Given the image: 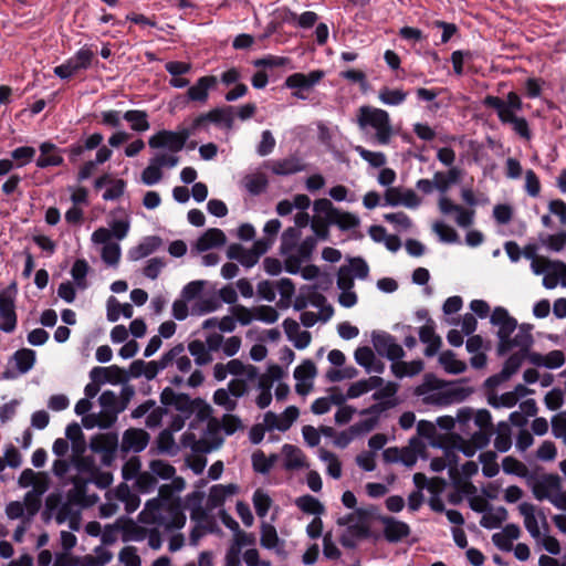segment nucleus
Masks as SVG:
<instances>
[{
  "instance_id": "f257e3e1",
  "label": "nucleus",
  "mask_w": 566,
  "mask_h": 566,
  "mask_svg": "<svg viewBox=\"0 0 566 566\" xmlns=\"http://www.w3.org/2000/svg\"><path fill=\"white\" fill-rule=\"evenodd\" d=\"M490 322L499 327L496 333L499 338L496 346L497 356H504L513 348L531 349L534 342L531 334L532 325H517V321L502 306L493 310Z\"/></svg>"
},
{
  "instance_id": "f03ea898",
  "label": "nucleus",
  "mask_w": 566,
  "mask_h": 566,
  "mask_svg": "<svg viewBox=\"0 0 566 566\" xmlns=\"http://www.w3.org/2000/svg\"><path fill=\"white\" fill-rule=\"evenodd\" d=\"M301 230L287 228L281 235L280 254L284 258V268L291 274H297L303 263L308 262L317 245L315 237H306L300 242Z\"/></svg>"
},
{
  "instance_id": "7ed1b4c3",
  "label": "nucleus",
  "mask_w": 566,
  "mask_h": 566,
  "mask_svg": "<svg viewBox=\"0 0 566 566\" xmlns=\"http://www.w3.org/2000/svg\"><path fill=\"white\" fill-rule=\"evenodd\" d=\"M485 107L496 112L497 118L503 125H511L512 129L520 137L530 140L532 133L526 118L517 116L523 109V102L516 92H509L505 98L488 95L483 99Z\"/></svg>"
},
{
  "instance_id": "20e7f679",
  "label": "nucleus",
  "mask_w": 566,
  "mask_h": 566,
  "mask_svg": "<svg viewBox=\"0 0 566 566\" xmlns=\"http://www.w3.org/2000/svg\"><path fill=\"white\" fill-rule=\"evenodd\" d=\"M158 500L147 501L140 520L144 523L155 524L165 531L180 530L186 524L182 504L158 505Z\"/></svg>"
},
{
  "instance_id": "39448f33",
  "label": "nucleus",
  "mask_w": 566,
  "mask_h": 566,
  "mask_svg": "<svg viewBox=\"0 0 566 566\" xmlns=\"http://www.w3.org/2000/svg\"><path fill=\"white\" fill-rule=\"evenodd\" d=\"M357 124L361 130H375L374 143L388 145L394 135L388 112L371 106H361L358 111Z\"/></svg>"
},
{
  "instance_id": "423d86ee",
  "label": "nucleus",
  "mask_w": 566,
  "mask_h": 566,
  "mask_svg": "<svg viewBox=\"0 0 566 566\" xmlns=\"http://www.w3.org/2000/svg\"><path fill=\"white\" fill-rule=\"evenodd\" d=\"M434 188L439 190L442 196L438 200V207L443 216L455 214V223L461 228H469L474 221L475 211L465 209L460 205L454 203L449 197L446 196L447 191L452 186L448 178L439 177L438 171L433 175Z\"/></svg>"
},
{
  "instance_id": "0eeeda50",
  "label": "nucleus",
  "mask_w": 566,
  "mask_h": 566,
  "mask_svg": "<svg viewBox=\"0 0 566 566\" xmlns=\"http://www.w3.org/2000/svg\"><path fill=\"white\" fill-rule=\"evenodd\" d=\"M325 72L323 70H314L310 73H293L289 75L284 81L286 88L293 90L292 95L298 99H306L307 95L305 92L311 91L316 84H318Z\"/></svg>"
},
{
  "instance_id": "6e6552de",
  "label": "nucleus",
  "mask_w": 566,
  "mask_h": 566,
  "mask_svg": "<svg viewBox=\"0 0 566 566\" xmlns=\"http://www.w3.org/2000/svg\"><path fill=\"white\" fill-rule=\"evenodd\" d=\"M461 391L458 388L431 389L428 382H423L416 388L417 396H422L424 402L436 406H449L462 400Z\"/></svg>"
},
{
  "instance_id": "1a4fd4ad",
  "label": "nucleus",
  "mask_w": 566,
  "mask_h": 566,
  "mask_svg": "<svg viewBox=\"0 0 566 566\" xmlns=\"http://www.w3.org/2000/svg\"><path fill=\"white\" fill-rule=\"evenodd\" d=\"M371 342L376 352L391 361L399 360L405 356L403 348L396 342L392 335L386 332H374Z\"/></svg>"
},
{
  "instance_id": "9d476101",
  "label": "nucleus",
  "mask_w": 566,
  "mask_h": 566,
  "mask_svg": "<svg viewBox=\"0 0 566 566\" xmlns=\"http://www.w3.org/2000/svg\"><path fill=\"white\" fill-rule=\"evenodd\" d=\"M530 354V349L517 348V352L510 355L509 358L504 361L502 370L499 374L491 376L488 379V382L499 385L509 380L514 374L518 371L524 360L526 358L528 359Z\"/></svg>"
},
{
  "instance_id": "9b49d317",
  "label": "nucleus",
  "mask_w": 566,
  "mask_h": 566,
  "mask_svg": "<svg viewBox=\"0 0 566 566\" xmlns=\"http://www.w3.org/2000/svg\"><path fill=\"white\" fill-rule=\"evenodd\" d=\"M385 201L387 206H403L409 209H416L421 205V199L412 189L402 190L398 187H389L385 191Z\"/></svg>"
},
{
  "instance_id": "f8f14e48",
  "label": "nucleus",
  "mask_w": 566,
  "mask_h": 566,
  "mask_svg": "<svg viewBox=\"0 0 566 566\" xmlns=\"http://www.w3.org/2000/svg\"><path fill=\"white\" fill-rule=\"evenodd\" d=\"M298 415L300 411L295 406L287 407L280 416L273 411H268L264 415V426L268 430L286 431L297 419Z\"/></svg>"
},
{
  "instance_id": "ddd939ff",
  "label": "nucleus",
  "mask_w": 566,
  "mask_h": 566,
  "mask_svg": "<svg viewBox=\"0 0 566 566\" xmlns=\"http://www.w3.org/2000/svg\"><path fill=\"white\" fill-rule=\"evenodd\" d=\"M98 402L106 426H113L117 421L118 415L125 410V405H119L118 396L112 390L103 391L98 397Z\"/></svg>"
},
{
  "instance_id": "4468645a",
  "label": "nucleus",
  "mask_w": 566,
  "mask_h": 566,
  "mask_svg": "<svg viewBox=\"0 0 566 566\" xmlns=\"http://www.w3.org/2000/svg\"><path fill=\"white\" fill-rule=\"evenodd\" d=\"M148 146L153 149H166L176 155L184 149L177 133L168 129H161L151 135L148 139Z\"/></svg>"
},
{
  "instance_id": "2eb2a0df",
  "label": "nucleus",
  "mask_w": 566,
  "mask_h": 566,
  "mask_svg": "<svg viewBox=\"0 0 566 566\" xmlns=\"http://www.w3.org/2000/svg\"><path fill=\"white\" fill-rule=\"evenodd\" d=\"M149 442V434L139 428H129L124 431L120 449L124 452H142Z\"/></svg>"
},
{
  "instance_id": "dca6fc26",
  "label": "nucleus",
  "mask_w": 566,
  "mask_h": 566,
  "mask_svg": "<svg viewBox=\"0 0 566 566\" xmlns=\"http://www.w3.org/2000/svg\"><path fill=\"white\" fill-rule=\"evenodd\" d=\"M218 84L214 75H206L199 77L193 85L187 91V97L191 102L206 104L209 98V91L213 90Z\"/></svg>"
},
{
  "instance_id": "f3484780",
  "label": "nucleus",
  "mask_w": 566,
  "mask_h": 566,
  "mask_svg": "<svg viewBox=\"0 0 566 566\" xmlns=\"http://www.w3.org/2000/svg\"><path fill=\"white\" fill-rule=\"evenodd\" d=\"M0 316L3 319L0 323V329L4 333H12L17 326V314L14 310V298L8 291L0 293Z\"/></svg>"
},
{
  "instance_id": "a211bd4d",
  "label": "nucleus",
  "mask_w": 566,
  "mask_h": 566,
  "mask_svg": "<svg viewBox=\"0 0 566 566\" xmlns=\"http://www.w3.org/2000/svg\"><path fill=\"white\" fill-rule=\"evenodd\" d=\"M185 350V347L182 344H178L174 346L171 349L166 352L159 360H151L146 363L145 367V377L148 380L154 379L160 370H164L168 366H170L174 363V359L182 354Z\"/></svg>"
},
{
  "instance_id": "6ab92c4d",
  "label": "nucleus",
  "mask_w": 566,
  "mask_h": 566,
  "mask_svg": "<svg viewBox=\"0 0 566 566\" xmlns=\"http://www.w3.org/2000/svg\"><path fill=\"white\" fill-rule=\"evenodd\" d=\"M560 485V478L558 475H543L539 480L535 482L533 486V494L539 501H551V499H553L554 494L558 491Z\"/></svg>"
},
{
  "instance_id": "aec40b11",
  "label": "nucleus",
  "mask_w": 566,
  "mask_h": 566,
  "mask_svg": "<svg viewBox=\"0 0 566 566\" xmlns=\"http://www.w3.org/2000/svg\"><path fill=\"white\" fill-rule=\"evenodd\" d=\"M185 488L186 482L182 478H174L170 483L163 484L159 488L158 496L154 500H158V505L181 504L180 497L176 496V494L180 493Z\"/></svg>"
},
{
  "instance_id": "412c9836",
  "label": "nucleus",
  "mask_w": 566,
  "mask_h": 566,
  "mask_svg": "<svg viewBox=\"0 0 566 566\" xmlns=\"http://www.w3.org/2000/svg\"><path fill=\"white\" fill-rule=\"evenodd\" d=\"M264 167L277 176H289L304 170L303 163L295 156L283 159L269 160L264 163Z\"/></svg>"
},
{
  "instance_id": "4be33fe9",
  "label": "nucleus",
  "mask_w": 566,
  "mask_h": 566,
  "mask_svg": "<svg viewBox=\"0 0 566 566\" xmlns=\"http://www.w3.org/2000/svg\"><path fill=\"white\" fill-rule=\"evenodd\" d=\"M419 339L421 343L427 344L424 348V355L427 357H432L439 352L442 340L434 332V322L432 319L429 318L427 323L420 327Z\"/></svg>"
},
{
  "instance_id": "5701e85b",
  "label": "nucleus",
  "mask_w": 566,
  "mask_h": 566,
  "mask_svg": "<svg viewBox=\"0 0 566 566\" xmlns=\"http://www.w3.org/2000/svg\"><path fill=\"white\" fill-rule=\"evenodd\" d=\"M238 490L239 488L235 484H217L211 486L207 499V507L214 510L222 506L226 500L234 495Z\"/></svg>"
},
{
  "instance_id": "b1692460",
  "label": "nucleus",
  "mask_w": 566,
  "mask_h": 566,
  "mask_svg": "<svg viewBox=\"0 0 566 566\" xmlns=\"http://www.w3.org/2000/svg\"><path fill=\"white\" fill-rule=\"evenodd\" d=\"M528 360L531 364L537 367H546L549 369L559 368L565 363V356L562 350L555 349L549 352L546 355H542L539 353H531L528 355Z\"/></svg>"
},
{
  "instance_id": "393cba45",
  "label": "nucleus",
  "mask_w": 566,
  "mask_h": 566,
  "mask_svg": "<svg viewBox=\"0 0 566 566\" xmlns=\"http://www.w3.org/2000/svg\"><path fill=\"white\" fill-rule=\"evenodd\" d=\"M226 234L217 228L208 229L196 242V248L200 252L208 251L212 248L221 247L226 243Z\"/></svg>"
},
{
  "instance_id": "a878e982",
  "label": "nucleus",
  "mask_w": 566,
  "mask_h": 566,
  "mask_svg": "<svg viewBox=\"0 0 566 566\" xmlns=\"http://www.w3.org/2000/svg\"><path fill=\"white\" fill-rule=\"evenodd\" d=\"M384 534L388 542L397 543L410 534V527L407 523L390 517L385 520Z\"/></svg>"
},
{
  "instance_id": "bb28decb",
  "label": "nucleus",
  "mask_w": 566,
  "mask_h": 566,
  "mask_svg": "<svg viewBox=\"0 0 566 566\" xmlns=\"http://www.w3.org/2000/svg\"><path fill=\"white\" fill-rule=\"evenodd\" d=\"M282 455L284 458L283 467L285 470H298L305 467V455L296 446L284 444L282 447Z\"/></svg>"
},
{
  "instance_id": "cd10ccee",
  "label": "nucleus",
  "mask_w": 566,
  "mask_h": 566,
  "mask_svg": "<svg viewBox=\"0 0 566 566\" xmlns=\"http://www.w3.org/2000/svg\"><path fill=\"white\" fill-rule=\"evenodd\" d=\"M161 244L158 237H147L138 245L128 251V258L132 261H138L154 253Z\"/></svg>"
},
{
  "instance_id": "c85d7f7f",
  "label": "nucleus",
  "mask_w": 566,
  "mask_h": 566,
  "mask_svg": "<svg viewBox=\"0 0 566 566\" xmlns=\"http://www.w3.org/2000/svg\"><path fill=\"white\" fill-rule=\"evenodd\" d=\"M149 116L146 111L129 109L123 114V119L129 123L133 132L144 133L150 128Z\"/></svg>"
},
{
  "instance_id": "c756f323",
  "label": "nucleus",
  "mask_w": 566,
  "mask_h": 566,
  "mask_svg": "<svg viewBox=\"0 0 566 566\" xmlns=\"http://www.w3.org/2000/svg\"><path fill=\"white\" fill-rule=\"evenodd\" d=\"M518 510L524 517V525L530 535L535 539H539L542 534L538 525V520L535 515L534 505L524 502L520 504Z\"/></svg>"
},
{
  "instance_id": "7c9ffc66",
  "label": "nucleus",
  "mask_w": 566,
  "mask_h": 566,
  "mask_svg": "<svg viewBox=\"0 0 566 566\" xmlns=\"http://www.w3.org/2000/svg\"><path fill=\"white\" fill-rule=\"evenodd\" d=\"M56 149V146L50 142H44L40 145V156L36 159L39 168H46L50 166H60L63 158L60 155L51 154Z\"/></svg>"
},
{
  "instance_id": "2f4dec72",
  "label": "nucleus",
  "mask_w": 566,
  "mask_h": 566,
  "mask_svg": "<svg viewBox=\"0 0 566 566\" xmlns=\"http://www.w3.org/2000/svg\"><path fill=\"white\" fill-rule=\"evenodd\" d=\"M18 484L22 489L32 486V490H35L39 485H46V489H49V478L45 472H34L32 469H24L19 476Z\"/></svg>"
},
{
  "instance_id": "473e14b6",
  "label": "nucleus",
  "mask_w": 566,
  "mask_h": 566,
  "mask_svg": "<svg viewBox=\"0 0 566 566\" xmlns=\"http://www.w3.org/2000/svg\"><path fill=\"white\" fill-rule=\"evenodd\" d=\"M46 485H39L35 490H31L25 493L23 499V509L27 511L29 516H34L40 507L42 502V495L48 491Z\"/></svg>"
},
{
  "instance_id": "72a5a7b5",
  "label": "nucleus",
  "mask_w": 566,
  "mask_h": 566,
  "mask_svg": "<svg viewBox=\"0 0 566 566\" xmlns=\"http://www.w3.org/2000/svg\"><path fill=\"white\" fill-rule=\"evenodd\" d=\"M133 314L134 308L129 303L120 304L114 296H109L107 300L106 316L109 322H117L120 315L132 318Z\"/></svg>"
},
{
  "instance_id": "f704fd0d",
  "label": "nucleus",
  "mask_w": 566,
  "mask_h": 566,
  "mask_svg": "<svg viewBox=\"0 0 566 566\" xmlns=\"http://www.w3.org/2000/svg\"><path fill=\"white\" fill-rule=\"evenodd\" d=\"M202 406L203 408L200 410L201 417H206L209 411L210 407L203 402L201 399H195L192 400L188 395L186 394H178L174 407L177 410H180L182 412H192L196 408Z\"/></svg>"
},
{
  "instance_id": "c9c22d12",
  "label": "nucleus",
  "mask_w": 566,
  "mask_h": 566,
  "mask_svg": "<svg viewBox=\"0 0 566 566\" xmlns=\"http://www.w3.org/2000/svg\"><path fill=\"white\" fill-rule=\"evenodd\" d=\"M35 352L30 348H21L12 355V360L20 374H27L31 370L35 364Z\"/></svg>"
},
{
  "instance_id": "e433bc0d",
  "label": "nucleus",
  "mask_w": 566,
  "mask_h": 566,
  "mask_svg": "<svg viewBox=\"0 0 566 566\" xmlns=\"http://www.w3.org/2000/svg\"><path fill=\"white\" fill-rule=\"evenodd\" d=\"M331 224H336L340 230L346 231L357 228L360 223L359 218L350 212L342 211L339 209L331 212Z\"/></svg>"
},
{
  "instance_id": "4c0bfd02",
  "label": "nucleus",
  "mask_w": 566,
  "mask_h": 566,
  "mask_svg": "<svg viewBox=\"0 0 566 566\" xmlns=\"http://www.w3.org/2000/svg\"><path fill=\"white\" fill-rule=\"evenodd\" d=\"M494 447L499 452H506L512 447V431L507 422L501 421L496 426Z\"/></svg>"
},
{
  "instance_id": "58836bf2",
  "label": "nucleus",
  "mask_w": 566,
  "mask_h": 566,
  "mask_svg": "<svg viewBox=\"0 0 566 566\" xmlns=\"http://www.w3.org/2000/svg\"><path fill=\"white\" fill-rule=\"evenodd\" d=\"M507 518V511L505 507L500 506L494 510L489 509L483 514L480 524L488 530L497 528Z\"/></svg>"
},
{
  "instance_id": "ea45409f",
  "label": "nucleus",
  "mask_w": 566,
  "mask_h": 566,
  "mask_svg": "<svg viewBox=\"0 0 566 566\" xmlns=\"http://www.w3.org/2000/svg\"><path fill=\"white\" fill-rule=\"evenodd\" d=\"M279 459V455L273 453L269 457L261 450L252 454V467L255 472L266 474L271 471Z\"/></svg>"
},
{
  "instance_id": "a19ab883",
  "label": "nucleus",
  "mask_w": 566,
  "mask_h": 566,
  "mask_svg": "<svg viewBox=\"0 0 566 566\" xmlns=\"http://www.w3.org/2000/svg\"><path fill=\"white\" fill-rule=\"evenodd\" d=\"M242 186L252 196L262 193L268 187V179L263 174H250L242 179Z\"/></svg>"
},
{
  "instance_id": "79ce46f5",
  "label": "nucleus",
  "mask_w": 566,
  "mask_h": 566,
  "mask_svg": "<svg viewBox=\"0 0 566 566\" xmlns=\"http://www.w3.org/2000/svg\"><path fill=\"white\" fill-rule=\"evenodd\" d=\"M439 363L442 365L444 370L449 374L458 375L467 369L465 363L457 359V356L451 350H446L440 354Z\"/></svg>"
},
{
  "instance_id": "37998d69",
  "label": "nucleus",
  "mask_w": 566,
  "mask_h": 566,
  "mask_svg": "<svg viewBox=\"0 0 566 566\" xmlns=\"http://www.w3.org/2000/svg\"><path fill=\"white\" fill-rule=\"evenodd\" d=\"M210 124L214 125H223L227 128H232L233 126V116H232V107H216L208 113H206Z\"/></svg>"
},
{
  "instance_id": "c03bdc74",
  "label": "nucleus",
  "mask_w": 566,
  "mask_h": 566,
  "mask_svg": "<svg viewBox=\"0 0 566 566\" xmlns=\"http://www.w3.org/2000/svg\"><path fill=\"white\" fill-rule=\"evenodd\" d=\"M398 389H399L398 384H396L394 381H388L381 388L376 390L373 394L371 398L376 402H388V401L390 402V401H394L395 402V407H397L399 405V399L397 397Z\"/></svg>"
},
{
  "instance_id": "a18cd8bd",
  "label": "nucleus",
  "mask_w": 566,
  "mask_h": 566,
  "mask_svg": "<svg viewBox=\"0 0 566 566\" xmlns=\"http://www.w3.org/2000/svg\"><path fill=\"white\" fill-rule=\"evenodd\" d=\"M296 506L306 514L322 515L325 512L324 505L312 495H302L295 501Z\"/></svg>"
},
{
  "instance_id": "49530a36",
  "label": "nucleus",
  "mask_w": 566,
  "mask_h": 566,
  "mask_svg": "<svg viewBox=\"0 0 566 566\" xmlns=\"http://www.w3.org/2000/svg\"><path fill=\"white\" fill-rule=\"evenodd\" d=\"M188 350L195 358V363L199 366L207 365L212 360L211 354L206 347V344L199 339L190 342L188 344Z\"/></svg>"
},
{
  "instance_id": "de8ad7c7",
  "label": "nucleus",
  "mask_w": 566,
  "mask_h": 566,
  "mask_svg": "<svg viewBox=\"0 0 566 566\" xmlns=\"http://www.w3.org/2000/svg\"><path fill=\"white\" fill-rule=\"evenodd\" d=\"M90 266L86 260L77 259L71 269V275L80 290L87 289L88 284L86 281V275L88 273Z\"/></svg>"
},
{
  "instance_id": "09e8293b",
  "label": "nucleus",
  "mask_w": 566,
  "mask_h": 566,
  "mask_svg": "<svg viewBox=\"0 0 566 566\" xmlns=\"http://www.w3.org/2000/svg\"><path fill=\"white\" fill-rule=\"evenodd\" d=\"M408 96V93L402 90H391L389 87H382L379 91L378 98L385 105L398 106L402 104Z\"/></svg>"
},
{
  "instance_id": "8fccbe9b",
  "label": "nucleus",
  "mask_w": 566,
  "mask_h": 566,
  "mask_svg": "<svg viewBox=\"0 0 566 566\" xmlns=\"http://www.w3.org/2000/svg\"><path fill=\"white\" fill-rule=\"evenodd\" d=\"M218 426L221 427V429L226 432V434L230 436V434H233L241 427V421L237 416L226 413V415H223L220 422L216 419H212L208 423L209 430H211Z\"/></svg>"
},
{
  "instance_id": "3c124183",
  "label": "nucleus",
  "mask_w": 566,
  "mask_h": 566,
  "mask_svg": "<svg viewBox=\"0 0 566 566\" xmlns=\"http://www.w3.org/2000/svg\"><path fill=\"white\" fill-rule=\"evenodd\" d=\"M279 543L280 538L275 527L272 524L263 522L261 525V546L266 549H274L277 547Z\"/></svg>"
},
{
  "instance_id": "603ef678",
  "label": "nucleus",
  "mask_w": 566,
  "mask_h": 566,
  "mask_svg": "<svg viewBox=\"0 0 566 566\" xmlns=\"http://www.w3.org/2000/svg\"><path fill=\"white\" fill-rule=\"evenodd\" d=\"M496 453L493 451H485L479 455L482 463V473L486 478H493L499 473V464L496 462Z\"/></svg>"
},
{
  "instance_id": "864d4df0",
  "label": "nucleus",
  "mask_w": 566,
  "mask_h": 566,
  "mask_svg": "<svg viewBox=\"0 0 566 566\" xmlns=\"http://www.w3.org/2000/svg\"><path fill=\"white\" fill-rule=\"evenodd\" d=\"M149 470L153 472V474L155 475V478H160L163 480H169V479H174L176 478L175 476V473H176V469L169 464L168 462L164 461V460H153L150 461L149 463Z\"/></svg>"
},
{
  "instance_id": "5fc2aeb1",
  "label": "nucleus",
  "mask_w": 566,
  "mask_h": 566,
  "mask_svg": "<svg viewBox=\"0 0 566 566\" xmlns=\"http://www.w3.org/2000/svg\"><path fill=\"white\" fill-rule=\"evenodd\" d=\"M432 229L441 242L457 243L459 241L458 232L442 221L434 222Z\"/></svg>"
},
{
  "instance_id": "6e6d98bb",
  "label": "nucleus",
  "mask_w": 566,
  "mask_h": 566,
  "mask_svg": "<svg viewBox=\"0 0 566 566\" xmlns=\"http://www.w3.org/2000/svg\"><path fill=\"white\" fill-rule=\"evenodd\" d=\"M157 483V479L149 470L142 472L137 476V479L135 480V488L137 489L138 492L146 494L153 492L156 489Z\"/></svg>"
},
{
  "instance_id": "4d7b16f0",
  "label": "nucleus",
  "mask_w": 566,
  "mask_h": 566,
  "mask_svg": "<svg viewBox=\"0 0 566 566\" xmlns=\"http://www.w3.org/2000/svg\"><path fill=\"white\" fill-rule=\"evenodd\" d=\"M355 150L371 167L380 168L386 164V156L384 153L371 151L364 148L363 146H356Z\"/></svg>"
},
{
  "instance_id": "13d9d810",
  "label": "nucleus",
  "mask_w": 566,
  "mask_h": 566,
  "mask_svg": "<svg viewBox=\"0 0 566 566\" xmlns=\"http://www.w3.org/2000/svg\"><path fill=\"white\" fill-rule=\"evenodd\" d=\"M319 458L327 463V473L334 479H339L342 475V464L337 457L333 452L321 450Z\"/></svg>"
},
{
  "instance_id": "bf43d9fd",
  "label": "nucleus",
  "mask_w": 566,
  "mask_h": 566,
  "mask_svg": "<svg viewBox=\"0 0 566 566\" xmlns=\"http://www.w3.org/2000/svg\"><path fill=\"white\" fill-rule=\"evenodd\" d=\"M252 501L258 516L264 517L270 510L272 503L271 497L264 491L258 489L253 493Z\"/></svg>"
},
{
  "instance_id": "052dcab7",
  "label": "nucleus",
  "mask_w": 566,
  "mask_h": 566,
  "mask_svg": "<svg viewBox=\"0 0 566 566\" xmlns=\"http://www.w3.org/2000/svg\"><path fill=\"white\" fill-rule=\"evenodd\" d=\"M120 247L118 243H106L102 248L101 256L102 260L109 266H116L120 259Z\"/></svg>"
},
{
  "instance_id": "680f3d73",
  "label": "nucleus",
  "mask_w": 566,
  "mask_h": 566,
  "mask_svg": "<svg viewBox=\"0 0 566 566\" xmlns=\"http://www.w3.org/2000/svg\"><path fill=\"white\" fill-rule=\"evenodd\" d=\"M542 243L551 251L559 252L566 247V230L543 238Z\"/></svg>"
},
{
  "instance_id": "e2e57ef3",
  "label": "nucleus",
  "mask_w": 566,
  "mask_h": 566,
  "mask_svg": "<svg viewBox=\"0 0 566 566\" xmlns=\"http://www.w3.org/2000/svg\"><path fill=\"white\" fill-rule=\"evenodd\" d=\"M213 402L220 407H223L228 412L233 411L238 405L237 400L224 388H219L214 391Z\"/></svg>"
},
{
  "instance_id": "0e129e2a",
  "label": "nucleus",
  "mask_w": 566,
  "mask_h": 566,
  "mask_svg": "<svg viewBox=\"0 0 566 566\" xmlns=\"http://www.w3.org/2000/svg\"><path fill=\"white\" fill-rule=\"evenodd\" d=\"M35 156V149L31 146H22L11 151V158L17 161V167L25 166Z\"/></svg>"
},
{
  "instance_id": "69168bd1",
  "label": "nucleus",
  "mask_w": 566,
  "mask_h": 566,
  "mask_svg": "<svg viewBox=\"0 0 566 566\" xmlns=\"http://www.w3.org/2000/svg\"><path fill=\"white\" fill-rule=\"evenodd\" d=\"M354 277L365 280L368 276L369 268L366 261L361 258H354L349 261L348 265H344Z\"/></svg>"
},
{
  "instance_id": "338daca9",
  "label": "nucleus",
  "mask_w": 566,
  "mask_h": 566,
  "mask_svg": "<svg viewBox=\"0 0 566 566\" xmlns=\"http://www.w3.org/2000/svg\"><path fill=\"white\" fill-rule=\"evenodd\" d=\"M316 375V367L310 359L304 360L294 369V378L297 381L312 380Z\"/></svg>"
},
{
  "instance_id": "774afa93",
  "label": "nucleus",
  "mask_w": 566,
  "mask_h": 566,
  "mask_svg": "<svg viewBox=\"0 0 566 566\" xmlns=\"http://www.w3.org/2000/svg\"><path fill=\"white\" fill-rule=\"evenodd\" d=\"M94 57V52L88 45L82 46L71 59L80 70H87Z\"/></svg>"
}]
</instances>
